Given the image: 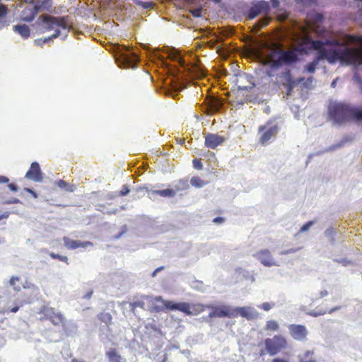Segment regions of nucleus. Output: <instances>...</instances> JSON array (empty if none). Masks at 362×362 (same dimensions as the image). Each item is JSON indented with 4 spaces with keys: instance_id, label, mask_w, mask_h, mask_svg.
Listing matches in <instances>:
<instances>
[{
    "instance_id": "obj_1",
    "label": "nucleus",
    "mask_w": 362,
    "mask_h": 362,
    "mask_svg": "<svg viewBox=\"0 0 362 362\" xmlns=\"http://www.w3.org/2000/svg\"><path fill=\"white\" fill-rule=\"evenodd\" d=\"M302 40L308 47L318 51L317 57L305 66L309 74L315 72L320 59H327L330 64L339 61L342 64L362 65V37L347 36L344 40L330 37L313 40L305 36Z\"/></svg>"
},
{
    "instance_id": "obj_2",
    "label": "nucleus",
    "mask_w": 362,
    "mask_h": 362,
    "mask_svg": "<svg viewBox=\"0 0 362 362\" xmlns=\"http://www.w3.org/2000/svg\"><path fill=\"white\" fill-rule=\"evenodd\" d=\"M256 54L262 64L272 67H278L297 59L295 50L286 49L279 43H263L262 48L256 51Z\"/></svg>"
},
{
    "instance_id": "obj_3",
    "label": "nucleus",
    "mask_w": 362,
    "mask_h": 362,
    "mask_svg": "<svg viewBox=\"0 0 362 362\" xmlns=\"http://www.w3.org/2000/svg\"><path fill=\"white\" fill-rule=\"evenodd\" d=\"M329 118L334 125H341L349 120L362 122V110L352 109L339 103H332L329 106Z\"/></svg>"
},
{
    "instance_id": "obj_4",
    "label": "nucleus",
    "mask_w": 362,
    "mask_h": 362,
    "mask_svg": "<svg viewBox=\"0 0 362 362\" xmlns=\"http://www.w3.org/2000/svg\"><path fill=\"white\" fill-rule=\"evenodd\" d=\"M37 32L44 33L47 31L62 29L64 30L62 39L67 36L69 26L64 17H54L49 15H41L34 24Z\"/></svg>"
},
{
    "instance_id": "obj_5",
    "label": "nucleus",
    "mask_w": 362,
    "mask_h": 362,
    "mask_svg": "<svg viewBox=\"0 0 362 362\" xmlns=\"http://www.w3.org/2000/svg\"><path fill=\"white\" fill-rule=\"evenodd\" d=\"M157 300L168 310H178L187 315H197L204 310V305L202 304H189L187 303H175L172 301L164 300L160 296H156L154 300Z\"/></svg>"
},
{
    "instance_id": "obj_6",
    "label": "nucleus",
    "mask_w": 362,
    "mask_h": 362,
    "mask_svg": "<svg viewBox=\"0 0 362 362\" xmlns=\"http://www.w3.org/2000/svg\"><path fill=\"white\" fill-rule=\"evenodd\" d=\"M116 61L119 67L135 69L139 62V58L129 47L124 46L119 49Z\"/></svg>"
},
{
    "instance_id": "obj_7",
    "label": "nucleus",
    "mask_w": 362,
    "mask_h": 362,
    "mask_svg": "<svg viewBox=\"0 0 362 362\" xmlns=\"http://www.w3.org/2000/svg\"><path fill=\"white\" fill-rule=\"evenodd\" d=\"M43 312L45 317L49 320L53 325H62L64 330L67 333V334H69L68 333L69 327H71L74 329H76V327L75 323L72 321L66 322L62 313L57 311L54 308H45Z\"/></svg>"
},
{
    "instance_id": "obj_8",
    "label": "nucleus",
    "mask_w": 362,
    "mask_h": 362,
    "mask_svg": "<svg viewBox=\"0 0 362 362\" xmlns=\"http://www.w3.org/2000/svg\"><path fill=\"white\" fill-rule=\"evenodd\" d=\"M280 129V126L278 122L275 121H269L265 124L259 127V141L265 144H267L271 139H273L278 134Z\"/></svg>"
},
{
    "instance_id": "obj_9",
    "label": "nucleus",
    "mask_w": 362,
    "mask_h": 362,
    "mask_svg": "<svg viewBox=\"0 0 362 362\" xmlns=\"http://www.w3.org/2000/svg\"><path fill=\"white\" fill-rule=\"evenodd\" d=\"M267 352L270 356H274L287 347V340L281 335H274L272 338L264 340Z\"/></svg>"
},
{
    "instance_id": "obj_10",
    "label": "nucleus",
    "mask_w": 362,
    "mask_h": 362,
    "mask_svg": "<svg viewBox=\"0 0 362 362\" xmlns=\"http://www.w3.org/2000/svg\"><path fill=\"white\" fill-rule=\"evenodd\" d=\"M261 264L265 267H279L280 264L273 257L272 252L268 249H262L253 255Z\"/></svg>"
},
{
    "instance_id": "obj_11",
    "label": "nucleus",
    "mask_w": 362,
    "mask_h": 362,
    "mask_svg": "<svg viewBox=\"0 0 362 362\" xmlns=\"http://www.w3.org/2000/svg\"><path fill=\"white\" fill-rule=\"evenodd\" d=\"M156 297L153 296H146L142 297V299L138 301H136L131 304L133 308L139 307L143 309H145V306L146 303L149 304V309H151L153 311L156 312H160L163 310V305H161V303L160 302H158L157 300H154V298Z\"/></svg>"
},
{
    "instance_id": "obj_12",
    "label": "nucleus",
    "mask_w": 362,
    "mask_h": 362,
    "mask_svg": "<svg viewBox=\"0 0 362 362\" xmlns=\"http://www.w3.org/2000/svg\"><path fill=\"white\" fill-rule=\"evenodd\" d=\"M269 10L268 2L260 1L253 4L249 10L248 18L252 20L262 14H267Z\"/></svg>"
},
{
    "instance_id": "obj_13",
    "label": "nucleus",
    "mask_w": 362,
    "mask_h": 362,
    "mask_svg": "<svg viewBox=\"0 0 362 362\" xmlns=\"http://www.w3.org/2000/svg\"><path fill=\"white\" fill-rule=\"evenodd\" d=\"M288 331L291 336L296 340L304 341L308 335L306 327L300 325L292 324L288 326Z\"/></svg>"
},
{
    "instance_id": "obj_14",
    "label": "nucleus",
    "mask_w": 362,
    "mask_h": 362,
    "mask_svg": "<svg viewBox=\"0 0 362 362\" xmlns=\"http://www.w3.org/2000/svg\"><path fill=\"white\" fill-rule=\"evenodd\" d=\"M207 308H215L216 312L217 317H236V313L234 308L230 307L229 305H221V306H215L213 305H204V309Z\"/></svg>"
},
{
    "instance_id": "obj_15",
    "label": "nucleus",
    "mask_w": 362,
    "mask_h": 362,
    "mask_svg": "<svg viewBox=\"0 0 362 362\" xmlns=\"http://www.w3.org/2000/svg\"><path fill=\"white\" fill-rule=\"evenodd\" d=\"M40 11V6L37 4H28L21 12V18L23 21H32L35 16Z\"/></svg>"
},
{
    "instance_id": "obj_16",
    "label": "nucleus",
    "mask_w": 362,
    "mask_h": 362,
    "mask_svg": "<svg viewBox=\"0 0 362 362\" xmlns=\"http://www.w3.org/2000/svg\"><path fill=\"white\" fill-rule=\"evenodd\" d=\"M206 112L208 115H212L220 110L223 105V102L221 99L214 97L209 96L206 100Z\"/></svg>"
},
{
    "instance_id": "obj_17",
    "label": "nucleus",
    "mask_w": 362,
    "mask_h": 362,
    "mask_svg": "<svg viewBox=\"0 0 362 362\" xmlns=\"http://www.w3.org/2000/svg\"><path fill=\"white\" fill-rule=\"evenodd\" d=\"M234 309L235 310L236 316L240 315L248 320L253 319L258 315V313L256 309L252 306L238 307L234 308Z\"/></svg>"
},
{
    "instance_id": "obj_18",
    "label": "nucleus",
    "mask_w": 362,
    "mask_h": 362,
    "mask_svg": "<svg viewBox=\"0 0 362 362\" xmlns=\"http://www.w3.org/2000/svg\"><path fill=\"white\" fill-rule=\"evenodd\" d=\"M25 177L35 182H40L42 179L40 165L37 162L31 164L30 170L26 173Z\"/></svg>"
},
{
    "instance_id": "obj_19",
    "label": "nucleus",
    "mask_w": 362,
    "mask_h": 362,
    "mask_svg": "<svg viewBox=\"0 0 362 362\" xmlns=\"http://www.w3.org/2000/svg\"><path fill=\"white\" fill-rule=\"evenodd\" d=\"M224 141V137L216 134H208L205 136V145L210 148H215Z\"/></svg>"
},
{
    "instance_id": "obj_20",
    "label": "nucleus",
    "mask_w": 362,
    "mask_h": 362,
    "mask_svg": "<svg viewBox=\"0 0 362 362\" xmlns=\"http://www.w3.org/2000/svg\"><path fill=\"white\" fill-rule=\"evenodd\" d=\"M63 240L64 246L68 249L74 250L78 247H86L93 245L92 243L89 241L81 242L78 240H71L67 237H64Z\"/></svg>"
},
{
    "instance_id": "obj_21",
    "label": "nucleus",
    "mask_w": 362,
    "mask_h": 362,
    "mask_svg": "<svg viewBox=\"0 0 362 362\" xmlns=\"http://www.w3.org/2000/svg\"><path fill=\"white\" fill-rule=\"evenodd\" d=\"M314 352L313 351H306L298 355L300 362H317L314 358Z\"/></svg>"
},
{
    "instance_id": "obj_22",
    "label": "nucleus",
    "mask_w": 362,
    "mask_h": 362,
    "mask_svg": "<svg viewBox=\"0 0 362 362\" xmlns=\"http://www.w3.org/2000/svg\"><path fill=\"white\" fill-rule=\"evenodd\" d=\"M348 141V139L347 138H344L339 143L337 144H334V145H332L331 146H329L327 149L325 150L324 151H322V152H317L315 154H310L309 156H308V158L310 159L314 155L315 156H320L321 155L322 153H325V152H327V151H334L337 148H341L342 146H344V144Z\"/></svg>"
},
{
    "instance_id": "obj_23",
    "label": "nucleus",
    "mask_w": 362,
    "mask_h": 362,
    "mask_svg": "<svg viewBox=\"0 0 362 362\" xmlns=\"http://www.w3.org/2000/svg\"><path fill=\"white\" fill-rule=\"evenodd\" d=\"M13 30L20 34L23 37H28L30 35V29L25 24L14 25Z\"/></svg>"
},
{
    "instance_id": "obj_24",
    "label": "nucleus",
    "mask_w": 362,
    "mask_h": 362,
    "mask_svg": "<svg viewBox=\"0 0 362 362\" xmlns=\"http://www.w3.org/2000/svg\"><path fill=\"white\" fill-rule=\"evenodd\" d=\"M250 76L248 75H243L240 77V78L238 80V82L240 83L238 85V89L242 90H248L252 89L254 87V84L250 83L249 86H244L242 85L244 80L250 81Z\"/></svg>"
},
{
    "instance_id": "obj_25",
    "label": "nucleus",
    "mask_w": 362,
    "mask_h": 362,
    "mask_svg": "<svg viewBox=\"0 0 362 362\" xmlns=\"http://www.w3.org/2000/svg\"><path fill=\"white\" fill-rule=\"evenodd\" d=\"M107 355L112 362H125V359L114 350L109 351Z\"/></svg>"
},
{
    "instance_id": "obj_26",
    "label": "nucleus",
    "mask_w": 362,
    "mask_h": 362,
    "mask_svg": "<svg viewBox=\"0 0 362 362\" xmlns=\"http://www.w3.org/2000/svg\"><path fill=\"white\" fill-rule=\"evenodd\" d=\"M152 194H158L164 197H173L175 195V192L173 189H166L162 190H154Z\"/></svg>"
},
{
    "instance_id": "obj_27",
    "label": "nucleus",
    "mask_w": 362,
    "mask_h": 362,
    "mask_svg": "<svg viewBox=\"0 0 362 362\" xmlns=\"http://www.w3.org/2000/svg\"><path fill=\"white\" fill-rule=\"evenodd\" d=\"M279 329V323L273 320H268L266 322V325L264 327V329L266 331H270V332H276L278 331Z\"/></svg>"
},
{
    "instance_id": "obj_28",
    "label": "nucleus",
    "mask_w": 362,
    "mask_h": 362,
    "mask_svg": "<svg viewBox=\"0 0 362 362\" xmlns=\"http://www.w3.org/2000/svg\"><path fill=\"white\" fill-rule=\"evenodd\" d=\"M270 21V18L267 16H264L261 19H259L257 23H255L253 28L255 30H258L260 28L266 26L268 25L269 22Z\"/></svg>"
},
{
    "instance_id": "obj_29",
    "label": "nucleus",
    "mask_w": 362,
    "mask_h": 362,
    "mask_svg": "<svg viewBox=\"0 0 362 362\" xmlns=\"http://www.w3.org/2000/svg\"><path fill=\"white\" fill-rule=\"evenodd\" d=\"M190 183L197 188H202L206 185V182L198 177H192L190 180Z\"/></svg>"
},
{
    "instance_id": "obj_30",
    "label": "nucleus",
    "mask_w": 362,
    "mask_h": 362,
    "mask_svg": "<svg viewBox=\"0 0 362 362\" xmlns=\"http://www.w3.org/2000/svg\"><path fill=\"white\" fill-rule=\"evenodd\" d=\"M297 83H303V86H305V88H310L313 87V78L309 77L308 78H307L305 81H304V78H300L298 80Z\"/></svg>"
},
{
    "instance_id": "obj_31",
    "label": "nucleus",
    "mask_w": 362,
    "mask_h": 362,
    "mask_svg": "<svg viewBox=\"0 0 362 362\" xmlns=\"http://www.w3.org/2000/svg\"><path fill=\"white\" fill-rule=\"evenodd\" d=\"M36 4L40 6V11L42 10V8L48 11L52 6L51 0H38Z\"/></svg>"
},
{
    "instance_id": "obj_32",
    "label": "nucleus",
    "mask_w": 362,
    "mask_h": 362,
    "mask_svg": "<svg viewBox=\"0 0 362 362\" xmlns=\"http://www.w3.org/2000/svg\"><path fill=\"white\" fill-rule=\"evenodd\" d=\"M19 281V278L18 276H12L9 281V284L13 287V290L16 291H19L21 287L18 285H16V282Z\"/></svg>"
},
{
    "instance_id": "obj_33",
    "label": "nucleus",
    "mask_w": 362,
    "mask_h": 362,
    "mask_svg": "<svg viewBox=\"0 0 362 362\" xmlns=\"http://www.w3.org/2000/svg\"><path fill=\"white\" fill-rule=\"evenodd\" d=\"M100 319L103 322H105L106 325H108L110 323L111 320H112V316H111L110 314L107 313H101L100 315Z\"/></svg>"
},
{
    "instance_id": "obj_34",
    "label": "nucleus",
    "mask_w": 362,
    "mask_h": 362,
    "mask_svg": "<svg viewBox=\"0 0 362 362\" xmlns=\"http://www.w3.org/2000/svg\"><path fill=\"white\" fill-rule=\"evenodd\" d=\"M275 306V303L273 302H265L258 305L259 308L263 309L265 311H269Z\"/></svg>"
},
{
    "instance_id": "obj_35",
    "label": "nucleus",
    "mask_w": 362,
    "mask_h": 362,
    "mask_svg": "<svg viewBox=\"0 0 362 362\" xmlns=\"http://www.w3.org/2000/svg\"><path fill=\"white\" fill-rule=\"evenodd\" d=\"M49 255L53 259H58L59 260H60L62 262H64L66 264H69V262H68V257H66V256H63V255H59V254H55L54 252H50Z\"/></svg>"
},
{
    "instance_id": "obj_36",
    "label": "nucleus",
    "mask_w": 362,
    "mask_h": 362,
    "mask_svg": "<svg viewBox=\"0 0 362 362\" xmlns=\"http://www.w3.org/2000/svg\"><path fill=\"white\" fill-rule=\"evenodd\" d=\"M193 76L196 78H202L204 76V71L199 67H193Z\"/></svg>"
},
{
    "instance_id": "obj_37",
    "label": "nucleus",
    "mask_w": 362,
    "mask_h": 362,
    "mask_svg": "<svg viewBox=\"0 0 362 362\" xmlns=\"http://www.w3.org/2000/svg\"><path fill=\"white\" fill-rule=\"evenodd\" d=\"M62 35V32L61 30H56V33H54V34H52L50 37H44L42 38V42L43 43H46L48 41H49L52 38H54V37H59L61 36Z\"/></svg>"
},
{
    "instance_id": "obj_38",
    "label": "nucleus",
    "mask_w": 362,
    "mask_h": 362,
    "mask_svg": "<svg viewBox=\"0 0 362 362\" xmlns=\"http://www.w3.org/2000/svg\"><path fill=\"white\" fill-rule=\"evenodd\" d=\"M325 313H326L325 310H320V311L313 310V311L307 313L308 315L313 316V317H317V316L323 315Z\"/></svg>"
},
{
    "instance_id": "obj_39",
    "label": "nucleus",
    "mask_w": 362,
    "mask_h": 362,
    "mask_svg": "<svg viewBox=\"0 0 362 362\" xmlns=\"http://www.w3.org/2000/svg\"><path fill=\"white\" fill-rule=\"evenodd\" d=\"M170 57H171L173 59L178 60L180 64L182 63V59L177 56V52L175 49L172 50V52L169 55Z\"/></svg>"
},
{
    "instance_id": "obj_40",
    "label": "nucleus",
    "mask_w": 362,
    "mask_h": 362,
    "mask_svg": "<svg viewBox=\"0 0 362 362\" xmlns=\"http://www.w3.org/2000/svg\"><path fill=\"white\" fill-rule=\"evenodd\" d=\"M313 221H309L308 223H306L305 224H304L301 228H300V232H305V231H308L310 227L313 226Z\"/></svg>"
},
{
    "instance_id": "obj_41",
    "label": "nucleus",
    "mask_w": 362,
    "mask_h": 362,
    "mask_svg": "<svg viewBox=\"0 0 362 362\" xmlns=\"http://www.w3.org/2000/svg\"><path fill=\"white\" fill-rule=\"evenodd\" d=\"M286 77L288 78V83L289 85V88L288 90V95H291V89L293 88L296 86V82L291 81L290 76L286 74Z\"/></svg>"
},
{
    "instance_id": "obj_42",
    "label": "nucleus",
    "mask_w": 362,
    "mask_h": 362,
    "mask_svg": "<svg viewBox=\"0 0 362 362\" xmlns=\"http://www.w3.org/2000/svg\"><path fill=\"white\" fill-rule=\"evenodd\" d=\"M336 233L335 230L332 227H329L325 231V235L327 237H332Z\"/></svg>"
},
{
    "instance_id": "obj_43",
    "label": "nucleus",
    "mask_w": 362,
    "mask_h": 362,
    "mask_svg": "<svg viewBox=\"0 0 362 362\" xmlns=\"http://www.w3.org/2000/svg\"><path fill=\"white\" fill-rule=\"evenodd\" d=\"M7 14V8L0 4V18L5 16Z\"/></svg>"
},
{
    "instance_id": "obj_44",
    "label": "nucleus",
    "mask_w": 362,
    "mask_h": 362,
    "mask_svg": "<svg viewBox=\"0 0 362 362\" xmlns=\"http://www.w3.org/2000/svg\"><path fill=\"white\" fill-rule=\"evenodd\" d=\"M193 166L194 168L201 170L202 168V164L199 160L194 159L193 160Z\"/></svg>"
},
{
    "instance_id": "obj_45",
    "label": "nucleus",
    "mask_w": 362,
    "mask_h": 362,
    "mask_svg": "<svg viewBox=\"0 0 362 362\" xmlns=\"http://www.w3.org/2000/svg\"><path fill=\"white\" fill-rule=\"evenodd\" d=\"M328 294H329V292L326 289H322L319 293V298L326 297L328 296Z\"/></svg>"
},
{
    "instance_id": "obj_46",
    "label": "nucleus",
    "mask_w": 362,
    "mask_h": 362,
    "mask_svg": "<svg viewBox=\"0 0 362 362\" xmlns=\"http://www.w3.org/2000/svg\"><path fill=\"white\" fill-rule=\"evenodd\" d=\"M213 222L216 224H221L224 222V218L222 217H216L213 220Z\"/></svg>"
},
{
    "instance_id": "obj_47",
    "label": "nucleus",
    "mask_w": 362,
    "mask_h": 362,
    "mask_svg": "<svg viewBox=\"0 0 362 362\" xmlns=\"http://www.w3.org/2000/svg\"><path fill=\"white\" fill-rule=\"evenodd\" d=\"M129 192V189L127 186H124L122 189L121 190V195L125 196Z\"/></svg>"
},
{
    "instance_id": "obj_48",
    "label": "nucleus",
    "mask_w": 362,
    "mask_h": 362,
    "mask_svg": "<svg viewBox=\"0 0 362 362\" xmlns=\"http://www.w3.org/2000/svg\"><path fill=\"white\" fill-rule=\"evenodd\" d=\"M57 185L58 187H61V188H64L66 187V186H68V183H66V182L63 181V180H59L57 182Z\"/></svg>"
},
{
    "instance_id": "obj_49",
    "label": "nucleus",
    "mask_w": 362,
    "mask_h": 362,
    "mask_svg": "<svg viewBox=\"0 0 362 362\" xmlns=\"http://www.w3.org/2000/svg\"><path fill=\"white\" fill-rule=\"evenodd\" d=\"M297 250H298L297 249H289V250H287L285 251H282L281 252V255H288V254L296 252Z\"/></svg>"
},
{
    "instance_id": "obj_50",
    "label": "nucleus",
    "mask_w": 362,
    "mask_h": 362,
    "mask_svg": "<svg viewBox=\"0 0 362 362\" xmlns=\"http://www.w3.org/2000/svg\"><path fill=\"white\" fill-rule=\"evenodd\" d=\"M354 80L356 82H357L358 83L362 84V80H361V77L357 74H354Z\"/></svg>"
},
{
    "instance_id": "obj_51",
    "label": "nucleus",
    "mask_w": 362,
    "mask_h": 362,
    "mask_svg": "<svg viewBox=\"0 0 362 362\" xmlns=\"http://www.w3.org/2000/svg\"><path fill=\"white\" fill-rule=\"evenodd\" d=\"M75 188H76L75 186L69 185V184H68V186L64 187V189L66 192H74L75 190Z\"/></svg>"
},
{
    "instance_id": "obj_52",
    "label": "nucleus",
    "mask_w": 362,
    "mask_h": 362,
    "mask_svg": "<svg viewBox=\"0 0 362 362\" xmlns=\"http://www.w3.org/2000/svg\"><path fill=\"white\" fill-rule=\"evenodd\" d=\"M21 201L18 199L14 198L6 202V204H17L20 203Z\"/></svg>"
},
{
    "instance_id": "obj_53",
    "label": "nucleus",
    "mask_w": 362,
    "mask_h": 362,
    "mask_svg": "<svg viewBox=\"0 0 362 362\" xmlns=\"http://www.w3.org/2000/svg\"><path fill=\"white\" fill-rule=\"evenodd\" d=\"M9 180L8 177L5 176L0 175V184L1 183H7L8 182Z\"/></svg>"
},
{
    "instance_id": "obj_54",
    "label": "nucleus",
    "mask_w": 362,
    "mask_h": 362,
    "mask_svg": "<svg viewBox=\"0 0 362 362\" xmlns=\"http://www.w3.org/2000/svg\"><path fill=\"white\" fill-rule=\"evenodd\" d=\"M8 187L13 192H16L18 190L17 186L14 184H9Z\"/></svg>"
},
{
    "instance_id": "obj_55",
    "label": "nucleus",
    "mask_w": 362,
    "mask_h": 362,
    "mask_svg": "<svg viewBox=\"0 0 362 362\" xmlns=\"http://www.w3.org/2000/svg\"><path fill=\"white\" fill-rule=\"evenodd\" d=\"M24 190L28 192H29L30 194H31L35 198L37 197V194L33 190H32L31 189L25 188Z\"/></svg>"
},
{
    "instance_id": "obj_56",
    "label": "nucleus",
    "mask_w": 362,
    "mask_h": 362,
    "mask_svg": "<svg viewBox=\"0 0 362 362\" xmlns=\"http://www.w3.org/2000/svg\"><path fill=\"white\" fill-rule=\"evenodd\" d=\"M212 310V312H211L209 315V317L211 318H213V317H217L216 316V310L215 308H211Z\"/></svg>"
},
{
    "instance_id": "obj_57",
    "label": "nucleus",
    "mask_w": 362,
    "mask_h": 362,
    "mask_svg": "<svg viewBox=\"0 0 362 362\" xmlns=\"http://www.w3.org/2000/svg\"><path fill=\"white\" fill-rule=\"evenodd\" d=\"M180 182L182 184V188H180V189H185L188 186L187 181L180 180Z\"/></svg>"
},
{
    "instance_id": "obj_58",
    "label": "nucleus",
    "mask_w": 362,
    "mask_h": 362,
    "mask_svg": "<svg viewBox=\"0 0 362 362\" xmlns=\"http://www.w3.org/2000/svg\"><path fill=\"white\" fill-rule=\"evenodd\" d=\"M20 306L21 305H16L12 308L9 309V310L12 313H16L19 310Z\"/></svg>"
},
{
    "instance_id": "obj_59",
    "label": "nucleus",
    "mask_w": 362,
    "mask_h": 362,
    "mask_svg": "<svg viewBox=\"0 0 362 362\" xmlns=\"http://www.w3.org/2000/svg\"><path fill=\"white\" fill-rule=\"evenodd\" d=\"M192 14L195 17H199L200 16V14H201V11L200 10H194L192 12Z\"/></svg>"
},
{
    "instance_id": "obj_60",
    "label": "nucleus",
    "mask_w": 362,
    "mask_h": 362,
    "mask_svg": "<svg viewBox=\"0 0 362 362\" xmlns=\"http://www.w3.org/2000/svg\"><path fill=\"white\" fill-rule=\"evenodd\" d=\"M142 5L145 8H148L152 6V4L150 2H144Z\"/></svg>"
},
{
    "instance_id": "obj_61",
    "label": "nucleus",
    "mask_w": 362,
    "mask_h": 362,
    "mask_svg": "<svg viewBox=\"0 0 362 362\" xmlns=\"http://www.w3.org/2000/svg\"><path fill=\"white\" fill-rule=\"evenodd\" d=\"M9 216V212H5L4 214L0 216V220L7 218Z\"/></svg>"
},
{
    "instance_id": "obj_62",
    "label": "nucleus",
    "mask_w": 362,
    "mask_h": 362,
    "mask_svg": "<svg viewBox=\"0 0 362 362\" xmlns=\"http://www.w3.org/2000/svg\"><path fill=\"white\" fill-rule=\"evenodd\" d=\"M313 0H297L298 2H302L304 4H310Z\"/></svg>"
},
{
    "instance_id": "obj_63",
    "label": "nucleus",
    "mask_w": 362,
    "mask_h": 362,
    "mask_svg": "<svg viewBox=\"0 0 362 362\" xmlns=\"http://www.w3.org/2000/svg\"><path fill=\"white\" fill-rule=\"evenodd\" d=\"M42 40V38L37 39L35 40V43L37 45H42V44H44Z\"/></svg>"
},
{
    "instance_id": "obj_64",
    "label": "nucleus",
    "mask_w": 362,
    "mask_h": 362,
    "mask_svg": "<svg viewBox=\"0 0 362 362\" xmlns=\"http://www.w3.org/2000/svg\"><path fill=\"white\" fill-rule=\"evenodd\" d=\"M354 3L356 4V7L361 8L362 4V0H355Z\"/></svg>"
}]
</instances>
